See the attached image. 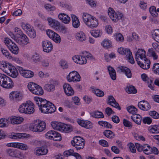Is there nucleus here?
Here are the masks:
<instances>
[{
	"mask_svg": "<svg viewBox=\"0 0 159 159\" xmlns=\"http://www.w3.org/2000/svg\"><path fill=\"white\" fill-rule=\"evenodd\" d=\"M143 62L139 61V63L137 62L138 64L142 68L144 69H148L150 68V61L146 58V59H143Z\"/></svg>",
	"mask_w": 159,
	"mask_h": 159,
	"instance_id": "nucleus-26",
	"label": "nucleus"
},
{
	"mask_svg": "<svg viewBox=\"0 0 159 159\" xmlns=\"http://www.w3.org/2000/svg\"><path fill=\"white\" fill-rule=\"evenodd\" d=\"M73 129V128L71 125L62 123L61 131L68 133L72 131Z\"/></svg>",
	"mask_w": 159,
	"mask_h": 159,
	"instance_id": "nucleus-35",
	"label": "nucleus"
},
{
	"mask_svg": "<svg viewBox=\"0 0 159 159\" xmlns=\"http://www.w3.org/2000/svg\"><path fill=\"white\" fill-rule=\"evenodd\" d=\"M81 77L76 71H73L70 72L66 76V79L69 82L76 83L80 81Z\"/></svg>",
	"mask_w": 159,
	"mask_h": 159,
	"instance_id": "nucleus-9",
	"label": "nucleus"
},
{
	"mask_svg": "<svg viewBox=\"0 0 159 159\" xmlns=\"http://www.w3.org/2000/svg\"><path fill=\"white\" fill-rule=\"evenodd\" d=\"M114 36L116 40L118 42H122L124 41V38L122 34L120 33H116Z\"/></svg>",
	"mask_w": 159,
	"mask_h": 159,
	"instance_id": "nucleus-50",
	"label": "nucleus"
},
{
	"mask_svg": "<svg viewBox=\"0 0 159 159\" xmlns=\"http://www.w3.org/2000/svg\"><path fill=\"white\" fill-rule=\"evenodd\" d=\"M61 138L60 134L57 132L54 131L52 139L55 141H60L61 140Z\"/></svg>",
	"mask_w": 159,
	"mask_h": 159,
	"instance_id": "nucleus-57",
	"label": "nucleus"
},
{
	"mask_svg": "<svg viewBox=\"0 0 159 159\" xmlns=\"http://www.w3.org/2000/svg\"><path fill=\"white\" fill-rule=\"evenodd\" d=\"M54 131L50 130L48 132L45 134V137L48 139H52Z\"/></svg>",
	"mask_w": 159,
	"mask_h": 159,
	"instance_id": "nucleus-60",
	"label": "nucleus"
},
{
	"mask_svg": "<svg viewBox=\"0 0 159 159\" xmlns=\"http://www.w3.org/2000/svg\"><path fill=\"white\" fill-rule=\"evenodd\" d=\"M28 135L25 133H12L10 135V137L11 139H21L28 137Z\"/></svg>",
	"mask_w": 159,
	"mask_h": 159,
	"instance_id": "nucleus-31",
	"label": "nucleus"
},
{
	"mask_svg": "<svg viewBox=\"0 0 159 159\" xmlns=\"http://www.w3.org/2000/svg\"><path fill=\"white\" fill-rule=\"evenodd\" d=\"M45 8L48 11H54L56 10V7L54 6L48 4L44 5Z\"/></svg>",
	"mask_w": 159,
	"mask_h": 159,
	"instance_id": "nucleus-64",
	"label": "nucleus"
},
{
	"mask_svg": "<svg viewBox=\"0 0 159 159\" xmlns=\"http://www.w3.org/2000/svg\"><path fill=\"white\" fill-rule=\"evenodd\" d=\"M62 123L57 121H52L51 122L52 127L54 129L61 131Z\"/></svg>",
	"mask_w": 159,
	"mask_h": 159,
	"instance_id": "nucleus-37",
	"label": "nucleus"
},
{
	"mask_svg": "<svg viewBox=\"0 0 159 159\" xmlns=\"http://www.w3.org/2000/svg\"><path fill=\"white\" fill-rule=\"evenodd\" d=\"M24 119L20 117L11 116L8 118V123L13 125L19 124L21 123L23 121Z\"/></svg>",
	"mask_w": 159,
	"mask_h": 159,
	"instance_id": "nucleus-18",
	"label": "nucleus"
},
{
	"mask_svg": "<svg viewBox=\"0 0 159 159\" xmlns=\"http://www.w3.org/2000/svg\"><path fill=\"white\" fill-rule=\"evenodd\" d=\"M55 86L52 84H47L44 86V89L48 92L53 91L55 89Z\"/></svg>",
	"mask_w": 159,
	"mask_h": 159,
	"instance_id": "nucleus-51",
	"label": "nucleus"
},
{
	"mask_svg": "<svg viewBox=\"0 0 159 159\" xmlns=\"http://www.w3.org/2000/svg\"><path fill=\"white\" fill-rule=\"evenodd\" d=\"M152 69L154 73L159 75V63L154 64Z\"/></svg>",
	"mask_w": 159,
	"mask_h": 159,
	"instance_id": "nucleus-63",
	"label": "nucleus"
},
{
	"mask_svg": "<svg viewBox=\"0 0 159 159\" xmlns=\"http://www.w3.org/2000/svg\"><path fill=\"white\" fill-rule=\"evenodd\" d=\"M20 25L22 28L26 32H27V31L29 30L32 28H33L29 24H25L23 22H20Z\"/></svg>",
	"mask_w": 159,
	"mask_h": 159,
	"instance_id": "nucleus-49",
	"label": "nucleus"
},
{
	"mask_svg": "<svg viewBox=\"0 0 159 159\" xmlns=\"http://www.w3.org/2000/svg\"><path fill=\"white\" fill-rule=\"evenodd\" d=\"M152 36L156 41L159 43V29L155 30L153 31Z\"/></svg>",
	"mask_w": 159,
	"mask_h": 159,
	"instance_id": "nucleus-53",
	"label": "nucleus"
},
{
	"mask_svg": "<svg viewBox=\"0 0 159 159\" xmlns=\"http://www.w3.org/2000/svg\"><path fill=\"white\" fill-rule=\"evenodd\" d=\"M149 132L152 134L159 133V125H154L149 127L148 128Z\"/></svg>",
	"mask_w": 159,
	"mask_h": 159,
	"instance_id": "nucleus-43",
	"label": "nucleus"
},
{
	"mask_svg": "<svg viewBox=\"0 0 159 159\" xmlns=\"http://www.w3.org/2000/svg\"><path fill=\"white\" fill-rule=\"evenodd\" d=\"M10 76L13 78H16L18 74L17 70L14 66L11 65L8 70V73Z\"/></svg>",
	"mask_w": 159,
	"mask_h": 159,
	"instance_id": "nucleus-33",
	"label": "nucleus"
},
{
	"mask_svg": "<svg viewBox=\"0 0 159 159\" xmlns=\"http://www.w3.org/2000/svg\"><path fill=\"white\" fill-rule=\"evenodd\" d=\"M138 106L141 110L147 111L151 108V106L148 102L145 101H142L138 103Z\"/></svg>",
	"mask_w": 159,
	"mask_h": 159,
	"instance_id": "nucleus-22",
	"label": "nucleus"
},
{
	"mask_svg": "<svg viewBox=\"0 0 159 159\" xmlns=\"http://www.w3.org/2000/svg\"><path fill=\"white\" fill-rule=\"evenodd\" d=\"M58 18L63 23L68 24L71 20L70 17L67 14L64 13H61L58 15Z\"/></svg>",
	"mask_w": 159,
	"mask_h": 159,
	"instance_id": "nucleus-19",
	"label": "nucleus"
},
{
	"mask_svg": "<svg viewBox=\"0 0 159 159\" xmlns=\"http://www.w3.org/2000/svg\"><path fill=\"white\" fill-rule=\"evenodd\" d=\"M126 91L129 93H136L137 92V90L133 86H130L127 87L126 89Z\"/></svg>",
	"mask_w": 159,
	"mask_h": 159,
	"instance_id": "nucleus-54",
	"label": "nucleus"
},
{
	"mask_svg": "<svg viewBox=\"0 0 159 159\" xmlns=\"http://www.w3.org/2000/svg\"><path fill=\"white\" fill-rule=\"evenodd\" d=\"M92 115L93 117L95 118H100L104 117V115L102 112L98 111L93 112Z\"/></svg>",
	"mask_w": 159,
	"mask_h": 159,
	"instance_id": "nucleus-55",
	"label": "nucleus"
},
{
	"mask_svg": "<svg viewBox=\"0 0 159 159\" xmlns=\"http://www.w3.org/2000/svg\"><path fill=\"white\" fill-rule=\"evenodd\" d=\"M141 77L143 81L147 82L148 87L151 89H153V87L152 85V81L151 79L148 78L147 75L143 73L141 75Z\"/></svg>",
	"mask_w": 159,
	"mask_h": 159,
	"instance_id": "nucleus-27",
	"label": "nucleus"
},
{
	"mask_svg": "<svg viewBox=\"0 0 159 159\" xmlns=\"http://www.w3.org/2000/svg\"><path fill=\"white\" fill-rule=\"evenodd\" d=\"M149 114L154 119H157L159 118V114L155 111H150Z\"/></svg>",
	"mask_w": 159,
	"mask_h": 159,
	"instance_id": "nucleus-61",
	"label": "nucleus"
},
{
	"mask_svg": "<svg viewBox=\"0 0 159 159\" xmlns=\"http://www.w3.org/2000/svg\"><path fill=\"white\" fill-rule=\"evenodd\" d=\"M7 154L12 157L17 158L19 159H25L26 157L22 152L16 149H8L7 150Z\"/></svg>",
	"mask_w": 159,
	"mask_h": 159,
	"instance_id": "nucleus-8",
	"label": "nucleus"
},
{
	"mask_svg": "<svg viewBox=\"0 0 159 159\" xmlns=\"http://www.w3.org/2000/svg\"><path fill=\"white\" fill-rule=\"evenodd\" d=\"M75 37L77 40L81 42L85 41L87 38L85 34L82 31L77 32Z\"/></svg>",
	"mask_w": 159,
	"mask_h": 159,
	"instance_id": "nucleus-28",
	"label": "nucleus"
},
{
	"mask_svg": "<svg viewBox=\"0 0 159 159\" xmlns=\"http://www.w3.org/2000/svg\"><path fill=\"white\" fill-rule=\"evenodd\" d=\"M42 45L43 51L44 52L49 53L52 51L53 48V46L50 41L48 40L43 41L42 42Z\"/></svg>",
	"mask_w": 159,
	"mask_h": 159,
	"instance_id": "nucleus-15",
	"label": "nucleus"
},
{
	"mask_svg": "<svg viewBox=\"0 0 159 159\" xmlns=\"http://www.w3.org/2000/svg\"><path fill=\"white\" fill-rule=\"evenodd\" d=\"M46 33L48 36L56 43H59L61 42L60 36L52 30H48L46 31Z\"/></svg>",
	"mask_w": 159,
	"mask_h": 159,
	"instance_id": "nucleus-10",
	"label": "nucleus"
},
{
	"mask_svg": "<svg viewBox=\"0 0 159 159\" xmlns=\"http://www.w3.org/2000/svg\"><path fill=\"white\" fill-rule=\"evenodd\" d=\"M49 25L55 29H57L60 27V23L57 20L51 17L47 19Z\"/></svg>",
	"mask_w": 159,
	"mask_h": 159,
	"instance_id": "nucleus-23",
	"label": "nucleus"
},
{
	"mask_svg": "<svg viewBox=\"0 0 159 159\" xmlns=\"http://www.w3.org/2000/svg\"><path fill=\"white\" fill-rule=\"evenodd\" d=\"M31 58L33 62L35 63L40 62L42 60L41 56L39 53L36 52L33 54L31 56Z\"/></svg>",
	"mask_w": 159,
	"mask_h": 159,
	"instance_id": "nucleus-32",
	"label": "nucleus"
},
{
	"mask_svg": "<svg viewBox=\"0 0 159 159\" xmlns=\"http://www.w3.org/2000/svg\"><path fill=\"white\" fill-rule=\"evenodd\" d=\"M152 148L148 144H144L143 148V150L144 153L146 154H149L152 153Z\"/></svg>",
	"mask_w": 159,
	"mask_h": 159,
	"instance_id": "nucleus-45",
	"label": "nucleus"
},
{
	"mask_svg": "<svg viewBox=\"0 0 159 159\" xmlns=\"http://www.w3.org/2000/svg\"><path fill=\"white\" fill-rule=\"evenodd\" d=\"M48 152V149L44 147L36 148L35 149L34 153L38 156L45 155Z\"/></svg>",
	"mask_w": 159,
	"mask_h": 159,
	"instance_id": "nucleus-25",
	"label": "nucleus"
},
{
	"mask_svg": "<svg viewBox=\"0 0 159 159\" xmlns=\"http://www.w3.org/2000/svg\"><path fill=\"white\" fill-rule=\"evenodd\" d=\"M4 83H3L2 87L7 89H11L13 86V83L11 79L9 77H6V79Z\"/></svg>",
	"mask_w": 159,
	"mask_h": 159,
	"instance_id": "nucleus-29",
	"label": "nucleus"
},
{
	"mask_svg": "<svg viewBox=\"0 0 159 159\" xmlns=\"http://www.w3.org/2000/svg\"><path fill=\"white\" fill-rule=\"evenodd\" d=\"M26 33L30 38H34L36 36V31L33 27L27 31Z\"/></svg>",
	"mask_w": 159,
	"mask_h": 159,
	"instance_id": "nucleus-52",
	"label": "nucleus"
},
{
	"mask_svg": "<svg viewBox=\"0 0 159 159\" xmlns=\"http://www.w3.org/2000/svg\"><path fill=\"white\" fill-rule=\"evenodd\" d=\"M46 129L45 122L43 121L37 120L34 121L29 127L30 130L34 132H41Z\"/></svg>",
	"mask_w": 159,
	"mask_h": 159,
	"instance_id": "nucleus-3",
	"label": "nucleus"
},
{
	"mask_svg": "<svg viewBox=\"0 0 159 159\" xmlns=\"http://www.w3.org/2000/svg\"><path fill=\"white\" fill-rule=\"evenodd\" d=\"M8 146L23 150H27L29 149V147L27 144L20 143H12L8 144Z\"/></svg>",
	"mask_w": 159,
	"mask_h": 159,
	"instance_id": "nucleus-16",
	"label": "nucleus"
},
{
	"mask_svg": "<svg viewBox=\"0 0 159 159\" xmlns=\"http://www.w3.org/2000/svg\"><path fill=\"white\" fill-rule=\"evenodd\" d=\"M131 118L133 121L136 124L138 125H140L141 124L142 120V117L140 115L136 114L133 115L131 116Z\"/></svg>",
	"mask_w": 159,
	"mask_h": 159,
	"instance_id": "nucleus-40",
	"label": "nucleus"
},
{
	"mask_svg": "<svg viewBox=\"0 0 159 159\" xmlns=\"http://www.w3.org/2000/svg\"><path fill=\"white\" fill-rule=\"evenodd\" d=\"M73 61L78 64L80 65L85 64L87 62V60L83 55H77L74 56L72 57Z\"/></svg>",
	"mask_w": 159,
	"mask_h": 159,
	"instance_id": "nucleus-17",
	"label": "nucleus"
},
{
	"mask_svg": "<svg viewBox=\"0 0 159 159\" xmlns=\"http://www.w3.org/2000/svg\"><path fill=\"white\" fill-rule=\"evenodd\" d=\"M98 123L100 126L107 128L111 129L112 127L111 124L106 121H98Z\"/></svg>",
	"mask_w": 159,
	"mask_h": 159,
	"instance_id": "nucleus-46",
	"label": "nucleus"
},
{
	"mask_svg": "<svg viewBox=\"0 0 159 159\" xmlns=\"http://www.w3.org/2000/svg\"><path fill=\"white\" fill-rule=\"evenodd\" d=\"M85 140L82 138L76 136L73 138L71 141L72 145L75 147L77 150L83 149L84 148Z\"/></svg>",
	"mask_w": 159,
	"mask_h": 159,
	"instance_id": "nucleus-5",
	"label": "nucleus"
},
{
	"mask_svg": "<svg viewBox=\"0 0 159 159\" xmlns=\"http://www.w3.org/2000/svg\"><path fill=\"white\" fill-rule=\"evenodd\" d=\"M11 52L15 54L18 53L19 48L17 45L14 43H13L8 48Z\"/></svg>",
	"mask_w": 159,
	"mask_h": 159,
	"instance_id": "nucleus-39",
	"label": "nucleus"
},
{
	"mask_svg": "<svg viewBox=\"0 0 159 159\" xmlns=\"http://www.w3.org/2000/svg\"><path fill=\"white\" fill-rule=\"evenodd\" d=\"M11 65L9 63L2 61L0 63V68L5 73H8V70Z\"/></svg>",
	"mask_w": 159,
	"mask_h": 159,
	"instance_id": "nucleus-30",
	"label": "nucleus"
},
{
	"mask_svg": "<svg viewBox=\"0 0 159 159\" xmlns=\"http://www.w3.org/2000/svg\"><path fill=\"white\" fill-rule=\"evenodd\" d=\"M17 68L20 75L24 77L30 78L33 77L34 76L33 72L30 70H25L20 66H17Z\"/></svg>",
	"mask_w": 159,
	"mask_h": 159,
	"instance_id": "nucleus-11",
	"label": "nucleus"
},
{
	"mask_svg": "<svg viewBox=\"0 0 159 159\" xmlns=\"http://www.w3.org/2000/svg\"><path fill=\"white\" fill-rule=\"evenodd\" d=\"M7 76L3 74L0 73V85L2 86Z\"/></svg>",
	"mask_w": 159,
	"mask_h": 159,
	"instance_id": "nucleus-62",
	"label": "nucleus"
},
{
	"mask_svg": "<svg viewBox=\"0 0 159 159\" xmlns=\"http://www.w3.org/2000/svg\"><path fill=\"white\" fill-rule=\"evenodd\" d=\"M92 21L89 24V26L88 27L91 28H93L97 27L98 25V20L95 17L92 20Z\"/></svg>",
	"mask_w": 159,
	"mask_h": 159,
	"instance_id": "nucleus-48",
	"label": "nucleus"
},
{
	"mask_svg": "<svg viewBox=\"0 0 159 159\" xmlns=\"http://www.w3.org/2000/svg\"><path fill=\"white\" fill-rule=\"evenodd\" d=\"M64 91L67 96H72L74 93V92L71 86L68 83H65L63 85Z\"/></svg>",
	"mask_w": 159,
	"mask_h": 159,
	"instance_id": "nucleus-21",
	"label": "nucleus"
},
{
	"mask_svg": "<svg viewBox=\"0 0 159 159\" xmlns=\"http://www.w3.org/2000/svg\"><path fill=\"white\" fill-rule=\"evenodd\" d=\"M103 134L109 139H113L115 137L114 133L110 130H106L103 132Z\"/></svg>",
	"mask_w": 159,
	"mask_h": 159,
	"instance_id": "nucleus-44",
	"label": "nucleus"
},
{
	"mask_svg": "<svg viewBox=\"0 0 159 159\" xmlns=\"http://www.w3.org/2000/svg\"><path fill=\"white\" fill-rule=\"evenodd\" d=\"M8 119L2 118L0 119V127H4L8 126Z\"/></svg>",
	"mask_w": 159,
	"mask_h": 159,
	"instance_id": "nucleus-56",
	"label": "nucleus"
},
{
	"mask_svg": "<svg viewBox=\"0 0 159 159\" xmlns=\"http://www.w3.org/2000/svg\"><path fill=\"white\" fill-rule=\"evenodd\" d=\"M95 17L86 12L83 13L82 19L84 24L88 26H89V24Z\"/></svg>",
	"mask_w": 159,
	"mask_h": 159,
	"instance_id": "nucleus-20",
	"label": "nucleus"
},
{
	"mask_svg": "<svg viewBox=\"0 0 159 159\" xmlns=\"http://www.w3.org/2000/svg\"><path fill=\"white\" fill-rule=\"evenodd\" d=\"M128 111L133 115H135L137 112V109L133 106H130L127 108Z\"/></svg>",
	"mask_w": 159,
	"mask_h": 159,
	"instance_id": "nucleus-58",
	"label": "nucleus"
},
{
	"mask_svg": "<svg viewBox=\"0 0 159 159\" xmlns=\"http://www.w3.org/2000/svg\"><path fill=\"white\" fill-rule=\"evenodd\" d=\"M101 45L105 48H110L112 46V42L109 39H105L102 42Z\"/></svg>",
	"mask_w": 159,
	"mask_h": 159,
	"instance_id": "nucleus-41",
	"label": "nucleus"
},
{
	"mask_svg": "<svg viewBox=\"0 0 159 159\" xmlns=\"http://www.w3.org/2000/svg\"><path fill=\"white\" fill-rule=\"evenodd\" d=\"M1 52L3 55L7 58L11 59L12 58V57L11 55L9 52L7 50L2 48L1 50Z\"/></svg>",
	"mask_w": 159,
	"mask_h": 159,
	"instance_id": "nucleus-59",
	"label": "nucleus"
},
{
	"mask_svg": "<svg viewBox=\"0 0 159 159\" xmlns=\"http://www.w3.org/2000/svg\"><path fill=\"white\" fill-rule=\"evenodd\" d=\"M107 69L111 79L113 80H115L116 79V74L114 69L111 66H108Z\"/></svg>",
	"mask_w": 159,
	"mask_h": 159,
	"instance_id": "nucleus-38",
	"label": "nucleus"
},
{
	"mask_svg": "<svg viewBox=\"0 0 159 159\" xmlns=\"http://www.w3.org/2000/svg\"><path fill=\"white\" fill-rule=\"evenodd\" d=\"M90 33L92 36L96 38L101 36L102 34V31L99 30H92Z\"/></svg>",
	"mask_w": 159,
	"mask_h": 159,
	"instance_id": "nucleus-47",
	"label": "nucleus"
},
{
	"mask_svg": "<svg viewBox=\"0 0 159 159\" xmlns=\"http://www.w3.org/2000/svg\"><path fill=\"white\" fill-rule=\"evenodd\" d=\"M116 70L118 72L124 74L128 78L132 77V73L130 69L126 67L123 66H120L117 67Z\"/></svg>",
	"mask_w": 159,
	"mask_h": 159,
	"instance_id": "nucleus-12",
	"label": "nucleus"
},
{
	"mask_svg": "<svg viewBox=\"0 0 159 159\" xmlns=\"http://www.w3.org/2000/svg\"><path fill=\"white\" fill-rule=\"evenodd\" d=\"M108 103L111 106L117 108L119 110L121 109L118 103L116 101L112 96H109L108 97Z\"/></svg>",
	"mask_w": 159,
	"mask_h": 159,
	"instance_id": "nucleus-24",
	"label": "nucleus"
},
{
	"mask_svg": "<svg viewBox=\"0 0 159 159\" xmlns=\"http://www.w3.org/2000/svg\"><path fill=\"white\" fill-rule=\"evenodd\" d=\"M28 88L29 90L34 94L41 95L43 94V90L42 88L33 82L29 83L28 85Z\"/></svg>",
	"mask_w": 159,
	"mask_h": 159,
	"instance_id": "nucleus-4",
	"label": "nucleus"
},
{
	"mask_svg": "<svg viewBox=\"0 0 159 159\" xmlns=\"http://www.w3.org/2000/svg\"><path fill=\"white\" fill-rule=\"evenodd\" d=\"M91 91L98 97H102L104 95V92L100 89H95L93 87L91 88Z\"/></svg>",
	"mask_w": 159,
	"mask_h": 159,
	"instance_id": "nucleus-42",
	"label": "nucleus"
},
{
	"mask_svg": "<svg viewBox=\"0 0 159 159\" xmlns=\"http://www.w3.org/2000/svg\"><path fill=\"white\" fill-rule=\"evenodd\" d=\"M23 98V93L18 91H12L9 93V98L10 101L14 102L21 101Z\"/></svg>",
	"mask_w": 159,
	"mask_h": 159,
	"instance_id": "nucleus-7",
	"label": "nucleus"
},
{
	"mask_svg": "<svg viewBox=\"0 0 159 159\" xmlns=\"http://www.w3.org/2000/svg\"><path fill=\"white\" fill-rule=\"evenodd\" d=\"M34 99L42 113H52L55 111V106L51 102L38 97H35Z\"/></svg>",
	"mask_w": 159,
	"mask_h": 159,
	"instance_id": "nucleus-1",
	"label": "nucleus"
},
{
	"mask_svg": "<svg viewBox=\"0 0 159 159\" xmlns=\"http://www.w3.org/2000/svg\"><path fill=\"white\" fill-rule=\"evenodd\" d=\"M16 42L22 46H24L30 43L29 38L25 34H23L20 36L19 39H16Z\"/></svg>",
	"mask_w": 159,
	"mask_h": 159,
	"instance_id": "nucleus-14",
	"label": "nucleus"
},
{
	"mask_svg": "<svg viewBox=\"0 0 159 159\" xmlns=\"http://www.w3.org/2000/svg\"><path fill=\"white\" fill-rule=\"evenodd\" d=\"M19 112L21 113L31 114L34 112V104L30 101H27L20 105L18 108Z\"/></svg>",
	"mask_w": 159,
	"mask_h": 159,
	"instance_id": "nucleus-2",
	"label": "nucleus"
},
{
	"mask_svg": "<svg viewBox=\"0 0 159 159\" xmlns=\"http://www.w3.org/2000/svg\"><path fill=\"white\" fill-rule=\"evenodd\" d=\"M117 51L119 53L125 55V57L127 56L129 53L131 54V52L130 49L127 48L120 47L118 48Z\"/></svg>",
	"mask_w": 159,
	"mask_h": 159,
	"instance_id": "nucleus-36",
	"label": "nucleus"
},
{
	"mask_svg": "<svg viewBox=\"0 0 159 159\" xmlns=\"http://www.w3.org/2000/svg\"><path fill=\"white\" fill-rule=\"evenodd\" d=\"M146 52L143 49H138L135 54V59L137 62L139 63L140 59L143 60L146 59Z\"/></svg>",
	"mask_w": 159,
	"mask_h": 159,
	"instance_id": "nucleus-13",
	"label": "nucleus"
},
{
	"mask_svg": "<svg viewBox=\"0 0 159 159\" xmlns=\"http://www.w3.org/2000/svg\"><path fill=\"white\" fill-rule=\"evenodd\" d=\"M71 16L73 26L75 28H78L80 25V22L78 18L74 14H71Z\"/></svg>",
	"mask_w": 159,
	"mask_h": 159,
	"instance_id": "nucleus-34",
	"label": "nucleus"
},
{
	"mask_svg": "<svg viewBox=\"0 0 159 159\" xmlns=\"http://www.w3.org/2000/svg\"><path fill=\"white\" fill-rule=\"evenodd\" d=\"M108 13L109 16L112 21L114 22H117L123 17V14L119 12H116L114 9L110 7L108 10Z\"/></svg>",
	"mask_w": 159,
	"mask_h": 159,
	"instance_id": "nucleus-6",
	"label": "nucleus"
}]
</instances>
